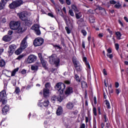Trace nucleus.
<instances>
[{"label":"nucleus","mask_w":128,"mask_h":128,"mask_svg":"<svg viewBox=\"0 0 128 128\" xmlns=\"http://www.w3.org/2000/svg\"><path fill=\"white\" fill-rule=\"evenodd\" d=\"M89 22L90 24H94V22H96V17L92 15H90L89 16Z\"/></svg>","instance_id":"obj_19"},{"label":"nucleus","mask_w":128,"mask_h":128,"mask_svg":"<svg viewBox=\"0 0 128 128\" xmlns=\"http://www.w3.org/2000/svg\"><path fill=\"white\" fill-rule=\"evenodd\" d=\"M56 11L57 12V14H58L60 16H64V12H62V9H60V8H56Z\"/></svg>","instance_id":"obj_26"},{"label":"nucleus","mask_w":128,"mask_h":128,"mask_svg":"<svg viewBox=\"0 0 128 128\" xmlns=\"http://www.w3.org/2000/svg\"><path fill=\"white\" fill-rule=\"evenodd\" d=\"M10 110V108L8 107V106L6 105L4 108L2 109V112H8Z\"/></svg>","instance_id":"obj_23"},{"label":"nucleus","mask_w":128,"mask_h":128,"mask_svg":"<svg viewBox=\"0 0 128 128\" xmlns=\"http://www.w3.org/2000/svg\"><path fill=\"white\" fill-rule=\"evenodd\" d=\"M12 34H14V32H12V30H10L8 31V36H12Z\"/></svg>","instance_id":"obj_56"},{"label":"nucleus","mask_w":128,"mask_h":128,"mask_svg":"<svg viewBox=\"0 0 128 128\" xmlns=\"http://www.w3.org/2000/svg\"><path fill=\"white\" fill-rule=\"evenodd\" d=\"M24 54L20 55L17 58L16 60H20L22 58H24Z\"/></svg>","instance_id":"obj_50"},{"label":"nucleus","mask_w":128,"mask_h":128,"mask_svg":"<svg viewBox=\"0 0 128 128\" xmlns=\"http://www.w3.org/2000/svg\"><path fill=\"white\" fill-rule=\"evenodd\" d=\"M74 103L72 102H69L67 103L66 105V108L68 110H72V108H74Z\"/></svg>","instance_id":"obj_18"},{"label":"nucleus","mask_w":128,"mask_h":128,"mask_svg":"<svg viewBox=\"0 0 128 128\" xmlns=\"http://www.w3.org/2000/svg\"><path fill=\"white\" fill-rule=\"evenodd\" d=\"M75 68L77 72H80L82 70V65H79L78 66L75 67Z\"/></svg>","instance_id":"obj_27"},{"label":"nucleus","mask_w":128,"mask_h":128,"mask_svg":"<svg viewBox=\"0 0 128 128\" xmlns=\"http://www.w3.org/2000/svg\"><path fill=\"white\" fill-rule=\"evenodd\" d=\"M107 54H112V48H108V50H107Z\"/></svg>","instance_id":"obj_57"},{"label":"nucleus","mask_w":128,"mask_h":128,"mask_svg":"<svg viewBox=\"0 0 128 128\" xmlns=\"http://www.w3.org/2000/svg\"><path fill=\"white\" fill-rule=\"evenodd\" d=\"M6 66V61L4 60L1 58L0 60V68H4Z\"/></svg>","instance_id":"obj_22"},{"label":"nucleus","mask_w":128,"mask_h":128,"mask_svg":"<svg viewBox=\"0 0 128 128\" xmlns=\"http://www.w3.org/2000/svg\"><path fill=\"white\" fill-rule=\"evenodd\" d=\"M54 88L56 90H58V92H60V94H64V90H66V84L62 82H59L58 83H56L54 86Z\"/></svg>","instance_id":"obj_2"},{"label":"nucleus","mask_w":128,"mask_h":128,"mask_svg":"<svg viewBox=\"0 0 128 128\" xmlns=\"http://www.w3.org/2000/svg\"><path fill=\"white\" fill-rule=\"evenodd\" d=\"M88 14H94V10L90 9L88 10Z\"/></svg>","instance_id":"obj_59"},{"label":"nucleus","mask_w":128,"mask_h":128,"mask_svg":"<svg viewBox=\"0 0 128 128\" xmlns=\"http://www.w3.org/2000/svg\"><path fill=\"white\" fill-rule=\"evenodd\" d=\"M28 36H26L22 40L20 45V48L25 50V48H28V42H26V40H28Z\"/></svg>","instance_id":"obj_6"},{"label":"nucleus","mask_w":128,"mask_h":128,"mask_svg":"<svg viewBox=\"0 0 128 128\" xmlns=\"http://www.w3.org/2000/svg\"><path fill=\"white\" fill-rule=\"evenodd\" d=\"M62 96H60L59 97H58L56 96H53L51 98V100L53 104H54L56 102V101L58 100V102H62Z\"/></svg>","instance_id":"obj_11"},{"label":"nucleus","mask_w":128,"mask_h":128,"mask_svg":"<svg viewBox=\"0 0 128 128\" xmlns=\"http://www.w3.org/2000/svg\"><path fill=\"white\" fill-rule=\"evenodd\" d=\"M106 102V106L107 108H110V102L106 100H105Z\"/></svg>","instance_id":"obj_36"},{"label":"nucleus","mask_w":128,"mask_h":128,"mask_svg":"<svg viewBox=\"0 0 128 128\" xmlns=\"http://www.w3.org/2000/svg\"><path fill=\"white\" fill-rule=\"evenodd\" d=\"M114 6L116 8H120V3H118L115 4Z\"/></svg>","instance_id":"obj_53"},{"label":"nucleus","mask_w":128,"mask_h":128,"mask_svg":"<svg viewBox=\"0 0 128 128\" xmlns=\"http://www.w3.org/2000/svg\"><path fill=\"white\" fill-rule=\"evenodd\" d=\"M72 10H74V12H78V7L75 4H72L71 6Z\"/></svg>","instance_id":"obj_38"},{"label":"nucleus","mask_w":128,"mask_h":128,"mask_svg":"<svg viewBox=\"0 0 128 128\" xmlns=\"http://www.w3.org/2000/svg\"><path fill=\"white\" fill-rule=\"evenodd\" d=\"M65 30L66 31V32L68 34H70L72 31L70 30V28H68V26L65 27Z\"/></svg>","instance_id":"obj_37"},{"label":"nucleus","mask_w":128,"mask_h":128,"mask_svg":"<svg viewBox=\"0 0 128 128\" xmlns=\"http://www.w3.org/2000/svg\"><path fill=\"white\" fill-rule=\"evenodd\" d=\"M19 69L20 68H18L14 69L11 74V76H16V72H18Z\"/></svg>","instance_id":"obj_28"},{"label":"nucleus","mask_w":128,"mask_h":128,"mask_svg":"<svg viewBox=\"0 0 128 128\" xmlns=\"http://www.w3.org/2000/svg\"><path fill=\"white\" fill-rule=\"evenodd\" d=\"M34 32L36 36H40L41 32H40V29L38 30H36L34 31Z\"/></svg>","instance_id":"obj_44"},{"label":"nucleus","mask_w":128,"mask_h":128,"mask_svg":"<svg viewBox=\"0 0 128 128\" xmlns=\"http://www.w3.org/2000/svg\"><path fill=\"white\" fill-rule=\"evenodd\" d=\"M85 64L87 68H88V70H90V62H87V63H85Z\"/></svg>","instance_id":"obj_51"},{"label":"nucleus","mask_w":128,"mask_h":128,"mask_svg":"<svg viewBox=\"0 0 128 128\" xmlns=\"http://www.w3.org/2000/svg\"><path fill=\"white\" fill-rule=\"evenodd\" d=\"M114 46L116 50H118L120 49V45L116 43L115 44Z\"/></svg>","instance_id":"obj_46"},{"label":"nucleus","mask_w":128,"mask_h":128,"mask_svg":"<svg viewBox=\"0 0 128 128\" xmlns=\"http://www.w3.org/2000/svg\"><path fill=\"white\" fill-rule=\"evenodd\" d=\"M19 18L22 22H24V27L26 26H31L32 24V21L28 20V16H26V14L24 12H22L19 14Z\"/></svg>","instance_id":"obj_1"},{"label":"nucleus","mask_w":128,"mask_h":128,"mask_svg":"<svg viewBox=\"0 0 128 128\" xmlns=\"http://www.w3.org/2000/svg\"><path fill=\"white\" fill-rule=\"evenodd\" d=\"M2 40H4V42H10V36H8V35H6L3 36Z\"/></svg>","instance_id":"obj_21"},{"label":"nucleus","mask_w":128,"mask_h":128,"mask_svg":"<svg viewBox=\"0 0 128 128\" xmlns=\"http://www.w3.org/2000/svg\"><path fill=\"white\" fill-rule=\"evenodd\" d=\"M110 4H116V2L114 0H111L110 1Z\"/></svg>","instance_id":"obj_55"},{"label":"nucleus","mask_w":128,"mask_h":128,"mask_svg":"<svg viewBox=\"0 0 128 128\" xmlns=\"http://www.w3.org/2000/svg\"><path fill=\"white\" fill-rule=\"evenodd\" d=\"M68 12L71 16H74V14L72 10H70Z\"/></svg>","instance_id":"obj_45"},{"label":"nucleus","mask_w":128,"mask_h":128,"mask_svg":"<svg viewBox=\"0 0 128 128\" xmlns=\"http://www.w3.org/2000/svg\"><path fill=\"white\" fill-rule=\"evenodd\" d=\"M82 60L84 62V64H86L87 62H88V58L86 56L83 57Z\"/></svg>","instance_id":"obj_47"},{"label":"nucleus","mask_w":128,"mask_h":128,"mask_svg":"<svg viewBox=\"0 0 128 128\" xmlns=\"http://www.w3.org/2000/svg\"><path fill=\"white\" fill-rule=\"evenodd\" d=\"M28 28L26 27H24V26H20L19 28L16 30H17L16 32L17 34H23L24 32H26Z\"/></svg>","instance_id":"obj_15"},{"label":"nucleus","mask_w":128,"mask_h":128,"mask_svg":"<svg viewBox=\"0 0 128 128\" xmlns=\"http://www.w3.org/2000/svg\"><path fill=\"white\" fill-rule=\"evenodd\" d=\"M80 128H86V124H82L80 125Z\"/></svg>","instance_id":"obj_64"},{"label":"nucleus","mask_w":128,"mask_h":128,"mask_svg":"<svg viewBox=\"0 0 128 128\" xmlns=\"http://www.w3.org/2000/svg\"><path fill=\"white\" fill-rule=\"evenodd\" d=\"M20 92V88L16 87L15 88V91H14V92H16V94H18Z\"/></svg>","instance_id":"obj_39"},{"label":"nucleus","mask_w":128,"mask_h":128,"mask_svg":"<svg viewBox=\"0 0 128 128\" xmlns=\"http://www.w3.org/2000/svg\"><path fill=\"white\" fill-rule=\"evenodd\" d=\"M38 56L40 60V62L42 66V67L44 68L45 70H46V61H44V58H42V54L40 53L38 54Z\"/></svg>","instance_id":"obj_9"},{"label":"nucleus","mask_w":128,"mask_h":128,"mask_svg":"<svg viewBox=\"0 0 128 128\" xmlns=\"http://www.w3.org/2000/svg\"><path fill=\"white\" fill-rule=\"evenodd\" d=\"M80 84L82 88H88V83H86V82L82 80L81 81Z\"/></svg>","instance_id":"obj_20"},{"label":"nucleus","mask_w":128,"mask_h":128,"mask_svg":"<svg viewBox=\"0 0 128 128\" xmlns=\"http://www.w3.org/2000/svg\"><path fill=\"white\" fill-rule=\"evenodd\" d=\"M32 30H34V31L36 30H40V25L38 24H34L32 27Z\"/></svg>","instance_id":"obj_24"},{"label":"nucleus","mask_w":128,"mask_h":128,"mask_svg":"<svg viewBox=\"0 0 128 128\" xmlns=\"http://www.w3.org/2000/svg\"><path fill=\"white\" fill-rule=\"evenodd\" d=\"M62 18H63L66 26H68V17L67 16L64 15L63 14V16H61Z\"/></svg>","instance_id":"obj_29"},{"label":"nucleus","mask_w":128,"mask_h":128,"mask_svg":"<svg viewBox=\"0 0 128 128\" xmlns=\"http://www.w3.org/2000/svg\"><path fill=\"white\" fill-rule=\"evenodd\" d=\"M32 70H34V72H37L38 70V66H31Z\"/></svg>","instance_id":"obj_34"},{"label":"nucleus","mask_w":128,"mask_h":128,"mask_svg":"<svg viewBox=\"0 0 128 128\" xmlns=\"http://www.w3.org/2000/svg\"><path fill=\"white\" fill-rule=\"evenodd\" d=\"M48 16H50L51 18H54V14H52V12L48 13Z\"/></svg>","instance_id":"obj_58"},{"label":"nucleus","mask_w":128,"mask_h":128,"mask_svg":"<svg viewBox=\"0 0 128 128\" xmlns=\"http://www.w3.org/2000/svg\"><path fill=\"white\" fill-rule=\"evenodd\" d=\"M8 97L2 99V100H0V102H2V104H8Z\"/></svg>","instance_id":"obj_32"},{"label":"nucleus","mask_w":128,"mask_h":128,"mask_svg":"<svg viewBox=\"0 0 128 128\" xmlns=\"http://www.w3.org/2000/svg\"><path fill=\"white\" fill-rule=\"evenodd\" d=\"M54 55H52L50 56V60L54 62V64H55V66L58 68V66H60V58H54Z\"/></svg>","instance_id":"obj_7"},{"label":"nucleus","mask_w":128,"mask_h":128,"mask_svg":"<svg viewBox=\"0 0 128 128\" xmlns=\"http://www.w3.org/2000/svg\"><path fill=\"white\" fill-rule=\"evenodd\" d=\"M82 34L83 36H86V30H82Z\"/></svg>","instance_id":"obj_52"},{"label":"nucleus","mask_w":128,"mask_h":128,"mask_svg":"<svg viewBox=\"0 0 128 128\" xmlns=\"http://www.w3.org/2000/svg\"><path fill=\"white\" fill-rule=\"evenodd\" d=\"M20 72L22 74H26V69H22Z\"/></svg>","instance_id":"obj_49"},{"label":"nucleus","mask_w":128,"mask_h":128,"mask_svg":"<svg viewBox=\"0 0 128 128\" xmlns=\"http://www.w3.org/2000/svg\"><path fill=\"white\" fill-rule=\"evenodd\" d=\"M56 112H62V108L61 106H58Z\"/></svg>","instance_id":"obj_40"},{"label":"nucleus","mask_w":128,"mask_h":128,"mask_svg":"<svg viewBox=\"0 0 128 128\" xmlns=\"http://www.w3.org/2000/svg\"><path fill=\"white\" fill-rule=\"evenodd\" d=\"M43 96L45 98H46L50 94V89L44 88L42 90Z\"/></svg>","instance_id":"obj_16"},{"label":"nucleus","mask_w":128,"mask_h":128,"mask_svg":"<svg viewBox=\"0 0 128 128\" xmlns=\"http://www.w3.org/2000/svg\"><path fill=\"white\" fill-rule=\"evenodd\" d=\"M80 12L76 14V18H77V20H78L79 18H82V15H80Z\"/></svg>","instance_id":"obj_42"},{"label":"nucleus","mask_w":128,"mask_h":128,"mask_svg":"<svg viewBox=\"0 0 128 128\" xmlns=\"http://www.w3.org/2000/svg\"><path fill=\"white\" fill-rule=\"evenodd\" d=\"M52 46L55 48L56 52H60V50H62V47L58 44H52Z\"/></svg>","instance_id":"obj_30"},{"label":"nucleus","mask_w":128,"mask_h":128,"mask_svg":"<svg viewBox=\"0 0 128 128\" xmlns=\"http://www.w3.org/2000/svg\"><path fill=\"white\" fill-rule=\"evenodd\" d=\"M98 36L100 38H102L104 36V34L103 33H100L98 34Z\"/></svg>","instance_id":"obj_63"},{"label":"nucleus","mask_w":128,"mask_h":128,"mask_svg":"<svg viewBox=\"0 0 128 128\" xmlns=\"http://www.w3.org/2000/svg\"><path fill=\"white\" fill-rule=\"evenodd\" d=\"M106 30L107 32H108L109 34H111L112 36V34H113L112 31L110 30V29L109 28H107Z\"/></svg>","instance_id":"obj_60"},{"label":"nucleus","mask_w":128,"mask_h":128,"mask_svg":"<svg viewBox=\"0 0 128 128\" xmlns=\"http://www.w3.org/2000/svg\"><path fill=\"white\" fill-rule=\"evenodd\" d=\"M44 38L42 37H38L34 39L33 44L34 46H40L44 44Z\"/></svg>","instance_id":"obj_5"},{"label":"nucleus","mask_w":128,"mask_h":128,"mask_svg":"<svg viewBox=\"0 0 128 128\" xmlns=\"http://www.w3.org/2000/svg\"><path fill=\"white\" fill-rule=\"evenodd\" d=\"M20 26V21H11L10 23V28L13 30H16Z\"/></svg>","instance_id":"obj_4"},{"label":"nucleus","mask_w":128,"mask_h":128,"mask_svg":"<svg viewBox=\"0 0 128 128\" xmlns=\"http://www.w3.org/2000/svg\"><path fill=\"white\" fill-rule=\"evenodd\" d=\"M116 36L117 40H122V34L120 32H116Z\"/></svg>","instance_id":"obj_31"},{"label":"nucleus","mask_w":128,"mask_h":128,"mask_svg":"<svg viewBox=\"0 0 128 128\" xmlns=\"http://www.w3.org/2000/svg\"><path fill=\"white\" fill-rule=\"evenodd\" d=\"M23 2L22 0H17L14 2H12L10 4H9L8 7L10 10H14L18 6H20L22 4Z\"/></svg>","instance_id":"obj_3"},{"label":"nucleus","mask_w":128,"mask_h":128,"mask_svg":"<svg viewBox=\"0 0 128 128\" xmlns=\"http://www.w3.org/2000/svg\"><path fill=\"white\" fill-rule=\"evenodd\" d=\"M61 44H62V46L66 47V44L64 43V40H61Z\"/></svg>","instance_id":"obj_62"},{"label":"nucleus","mask_w":128,"mask_h":128,"mask_svg":"<svg viewBox=\"0 0 128 128\" xmlns=\"http://www.w3.org/2000/svg\"><path fill=\"white\" fill-rule=\"evenodd\" d=\"M22 48L20 47L19 48L15 51V54H16L17 56H18V54H22Z\"/></svg>","instance_id":"obj_25"},{"label":"nucleus","mask_w":128,"mask_h":128,"mask_svg":"<svg viewBox=\"0 0 128 128\" xmlns=\"http://www.w3.org/2000/svg\"><path fill=\"white\" fill-rule=\"evenodd\" d=\"M74 89L72 87H66V90L64 92V94L66 96H68L70 94H72L74 92Z\"/></svg>","instance_id":"obj_14"},{"label":"nucleus","mask_w":128,"mask_h":128,"mask_svg":"<svg viewBox=\"0 0 128 128\" xmlns=\"http://www.w3.org/2000/svg\"><path fill=\"white\" fill-rule=\"evenodd\" d=\"M16 46L14 44H12L9 46L8 54H9V56H12L14 52V50H16Z\"/></svg>","instance_id":"obj_8"},{"label":"nucleus","mask_w":128,"mask_h":128,"mask_svg":"<svg viewBox=\"0 0 128 128\" xmlns=\"http://www.w3.org/2000/svg\"><path fill=\"white\" fill-rule=\"evenodd\" d=\"M72 62L74 66V68L80 66V62L76 56H73L72 58Z\"/></svg>","instance_id":"obj_12"},{"label":"nucleus","mask_w":128,"mask_h":128,"mask_svg":"<svg viewBox=\"0 0 128 128\" xmlns=\"http://www.w3.org/2000/svg\"><path fill=\"white\" fill-rule=\"evenodd\" d=\"M118 22L120 24L121 26L124 27V24L122 22V20H118Z\"/></svg>","instance_id":"obj_61"},{"label":"nucleus","mask_w":128,"mask_h":128,"mask_svg":"<svg viewBox=\"0 0 128 128\" xmlns=\"http://www.w3.org/2000/svg\"><path fill=\"white\" fill-rule=\"evenodd\" d=\"M74 78L77 82H80V76L76 74Z\"/></svg>","instance_id":"obj_35"},{"label":"nucleus","mask_w":128,"mask_h":128,"mask_svg":"<svg viewBox=\"0 0 128 128\" xmlns=\"http://www.w3.org/2000/svg\"><path fill=\"white\" fill-rule=\"evenodd\" d=\"M106 56H107L108 58H110V60H112V58H114V54H107Z\"/></svg>","instance_id":"obj_43"},{"label":"nucleus","mask_w":128,"mask_h":128,"mask_svg":"<svg viewBox=\"0 0 128 128\" xmlns=\"http://www.w3.org/2000/svg\"><path fill=\"white\" fill-rule=\"evenodd\" d=\"M38 58L36 56L32 54H30L28 56V58L27 59V62L28 64H32V62H34L36 60V59Z\"/></svg>","instance_id":"obj_10"},{"label":"nucleus","mask_w":128,"mask_h":128,"mask_svg":"<svg viewBox=\"0 0 128 128\" xmlns=\"http://www.w3.org/2000/svg\"><path fill=\"white\" fill-rule=\"evenodd\" d=\"M6 90H2L0 92V101L2 100V98H6Z\"/></svg>","instance_id":"obj_17"},{"label":"nucleus","mask_w":128,"mask_h":128,"mask_svg":"<svg viewBox=\"0 0 128 128\" xmlns=\"http://www.w3.org/2000/svg\"><path fill=\"white\" fill-rule=\"evenodd\" d=\"M48 104H50V101L47 100L44 101L43 103V105L44 106H48Z\"/></svg>","instance_id":"obj_41"},{"label":"nucleus","mask_w":128,"mask_h":128,"mask_svg":"<svg viewBox=\"0 0 128 128\" xmlns=\"http://www.w3.org/2000/svg\"><path fill=\"white\" fill-rule=\"evenodd\" d=\"M52 87V86L50 85V82H48L45 84L44 88H48V90H50V88Z\"/></svg>","instance_id":"obj_33"},{"label":"nucleus","mask_w":128,"mask_h":128,"mask_svg":"<svg viewBox=\"0 0 128 128\" xmlns=\"http://www.w3.org/2000/svg\"><path fill=\"white\" fill-rule=\"evenodd\" d=\"M102 72L104 76H108V72H106V68L103 69Z\"/></svg>","instance_id":"obj_54"},{"label":"nucleus","mask_w":128,"mask_h":128,"mask_svg":"<svg viewBox=\"0 0 128 128\" xmlns=\"http://www.w3.org/2000/svg\"><path fill=\"white\" fill-rule=\"evenodd\" d=\"M98 8L99 10H104V12H106V9L102 7H100V6H98Z\"/></svg>","instance_id":"obj_48"},{"label":"nucleus","mask_w":128,"mask_h":128,"mask_svg":"<svg viewBox=\"0 0 128 128\" xmlns=\"http://www.w3.org/2000/svg\"><path fill=\"white\" fill-rule=\"evenodd\" d=\"M8 0H1L0 2V10H2L6 8V6L8 4Z\"/></svg>","instance_id":"obj_13"}]
</instances>
